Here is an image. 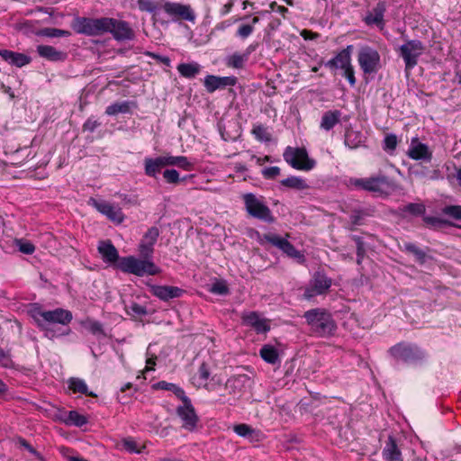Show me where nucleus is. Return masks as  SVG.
<instances>
[{"label":"nucleus","instance_id":"nucleus-11","mask_svg":"<svg viewBox=\"0 0 461 461\" xmlns=\"http://www.w3.org/2000/svg\"><path fill=\"white\" fill-rule=\"evenodd\" d=\"M357 61L365 74L375 73L380 68V55L370 46H363L359 49Z\"/></svg>","mask_w":461,"mask_h":461},{"label":"nucleus","instance_id":"nucleus-38","mask_svg":"<svg viewBox=\"0 0 461 461\" xmlns=\"http://www.w3.org/2000/svg\"><path fill=\"white\" fill-rule=\"evenodd\" d=\"M281 185L294 190H304L309 188L306 181L299 176H289L281 181Z\"/></svg>","mask_w":461,"mask_h":461},{"label":"nucleus","instance_id":"nucleus-56","mask_svg":"<svg viewBox=\"0 0 461 461\" xmlns=\"http://www.w3.org/2000/svg\"><path fill=\"white\" fill-rule=\"evenodd\" d=\"M100 122L93 117L88 118L83 125L85 131L94 132L97 127L100 126Z\"/></svg>","mask_w":461,"mask_h":461},{"label":"nucleus","instance_id":"nucleus-58","mask_svg":"<svg viewBox=\"0 0 461 461\" xmlns=\"http://www.w3.org/2000/svg\"><path fill=\"white\" fill-rule=\"evenodd\" d=\"M254 31V28L252 25L249 24H243L241 25L239 30L237 31V35L240 38H247L249 37Z\"/></svg>","mask_w":461,"mask_h":461},{"label":"nucleus","instance_id":"nucleus-10","mask_svg":"<svg viewBox=\"0 0 461 461\" xmlns=\"http://www.w3.org/2000/svg\"><path fill=\"white\" fill-rule=\"evenodd\" d=\"M106 17H76L72 22L73 30L79 34L98 36L105 33Z\"/></svg>","mask_w":461,"mask_h":461},{"label":"nucleus","instance_id":"nucleus-64","mask_svg":"<svg viewBox=\"0 0 461 461\" xmlns=\"http://www.w3.org/2000/svg\"><path fill=\"white\" fill-rule=\"evenodd\" d=\"M148 55L153 58L154 59L161 62L162 64L166 65L167 67L170 66V59L168 57L161 56L151 52H148Z\"/></svg>","mask_w":461,"mask_h":461},{"label":"nucleus","instance_id":"nucleus-36","mask_svg":"<svg viewBox=\"0 0 461 461\" xmlns=\"http://www.w3.org/2000/svg\"><path fill=\"white\" fill-rule=\"evenodd\" d=\"M177 71L185 78H194L200 72V65L192 63H181L177 66Z\"/></svg>","mask_w":461,"mask_h":461},{"label":"nucleus","instance_id":"nucleus-53","mask_svg":"<svg viewBox=\"0 0 461 461\" xmlns=\"http://www.w3.org/2000/svg\"><path fill=\"white\" fill-rule=\"evenodd\" d=\"M397 137L395 134H388L384 140V150H394L397 146Z\"/></svg>","mask_w":461,"mask_h":461},{"label":"nucleus","instance_id":"nucleus-17","mask_svg":"<svg viewBox=\"0 0 461 461\" xmlns=\"http://www.w3.org/2000/svg\"><path fill=\"white\" fill-rule=\"evenodd\" d=\"M331 285V279L325 275L317 273L310 285L304 291V297L310 299L319 294H324Z\"/></svg>","mask_w":461,"mask_h":461},{"label":"nucleus","instance_id":"nucleus-47","mask_svg":"<svg viewBox=\"0 0 461 461\" xmlns=\"http://www.w3.org/2000/svg\"><path fill=\"white\" fill-rule=\"evenodd\" d=\"M15 243L19 251L25 255H32L35 251V246L30 241L16 240Z\"/></svg>","mask_w":461,"mask_h":461},{"label":"nucleus","instance_id":"nucleus-23","mask_svg":"<svg viewBox=\"0 0 461 461\" xmlns=\"http://www.w3.org/2000/svg\"><path fill=\"white\" fill-rule=\"evenodd\" d=\"M351 50L352 46H348L346 49L338 53L333 59L326 62L325 66L331 69L340 68L344 70L345 68H348L351 65Z\"/></svg>","mask_w":461,"mask_h":461},{"label":"nucleus","instance_id":"nucleus-18","mask_svg":"<svg viewBox=\"0 0 461 461\" xmlns=\"http://www.w3.org/2000/svg\"><path fill=\"white\" fill-rule=\"evenodd\" d=\"M159 236V230L157 227H151L144 234L139 245V252L141 258L145 259L152 258L154 245Z\"/></svg>","mask_w":461,"mask_h":461},{"label":"nucleus","instance_id":"nucleus-57","mask_svg":"<svg viewBox=\"0 0 461 461\" xmlns=\"http://www.w3.org/2000/svg\"><path fill=\"white\" fill-rule=\"evenodd\" d=\"M177 167L184 169V170H192L194 167V165L192 162L189 161V159L185 156H179L178 161L176 162Z\"/></svg>","mask_w":461,"mask_h":461},{"label":"nucleus","instance_id":"nucleus-15","mask_svg":"<svg viewBox=\"0 0 461 461\" xmlns=\"http://www.w3.org/2000/svg\"><path fill=\"white\" fill-rule=\"evenodd\" d=\"M264 240L273 246L278 248L289 258H294L298 262H303L304 260L303 254L297 250L294 246L286 239L282 238L276 234L268 233L264 235Z\"/></svg>","mask_w":461,"mask_h":461},{"label":"nucleus","instance_id":"nucleus-9","mask_svg":"<svg viewBox=\"0 0 461 461\" xmlns=\"http://www.w3.org/2000/svg\"><path fill=\"white\" fill-rule=\"evenodd\" d=\"M285 161L293 168L303 171H309L315 167V160L308 156L304 148L286 147L283 154Z\"/></svg>","mask_w":461,"mask_h":461},{"label":"nucleus","instance_id":"nucleus-61","mask_svg":"<svg viewBox=\"0 0 461 461\" xmlns=\"http://www.w3.org/2000/svg\"><path fill=\"white\" fill-rule=\"evenodd\" d=\"M343 73V76L348 79L349 84L351 86H355L356 84V77L354 75V69L353 67L350 65L348 68H345Z\"/></svg>","mask_w":461,"mask_h":461},{"label":"nucleus","instance_id":"nucleus-40","mask_svg":"<svg viewBox=\"0 0 461 461\" xmlns=\"http://www.w3.org/2000/svg\"><path fill=\"white\" fill-rule=\"evenodd\" d=\"M130 104L131 103L128 101L113 103L106 107L105 113L110 116L116 115L118 113H127L131 109Z\"/></svg>","mask_w":461,"mask_h":461},{"label":"nucleus","instance_id":"nucleus-7","mask_svg":"<svg viewBox=\"0 0 461 461\" xmlns=\"http://www.w3.org/2000/svg\"><path fill=\"white\" fill-rule=\"evenodd\" d=\"M242 199L246 211L250 216L269 223L275 221V217L264 203L263 197H258L252 193H248L243 194Z\"/></svg>","mask_w":461,"mask_h":461},{"label":"nucleus","instance_id":"nucleus-54","mask_svg":"<svg viewBox=\"0 0 461 461\" xmlns=\"http://www.w3.org/2000/svg\"><path fill=\"white\" fill-rule=\"evenodd\" d=\"M197 375H198V378L200 380L199 384H205L206 381L208 380V378L210 376V370H209L207 364L203 363L199 366Z\"/></svg>","mask_w":461,"mask_h":461},{"label":"nucleus","instance_id":"nucleus-12","mask_svg":"<svg viewBox=\"0 0 461 461\" xmlns=\"http://www.w3.org/2000/svg\"><path fill=\"white\" fill-rule=\"evenodd\" d=\"M105 32H110L119 41H131L135 37L134 31L128 22L106 17Z\"/></svg>","mask_w":461,"mask_h":461},{"label":"nucleus","instance_id":"nucleus-4","mask_svg":"<svg viewBox=\"0 0 461 461\" xmlns=\"http://www.w3.org/2000/svg\"><path fill=\"white\" fill-rule=\"evenodd\" d=\"M350 183L357 188L380 195H389L396 188L392 178L380 173L366 178H354L350 180Z\"/></svg>","mask_w":461,"mask_h":461},{"label":"nucleus","instance_id":"nucleus-45","mask_svg":"<svg viewBox=\"0 0 461 461\" xmlns=\"http://www.w3.org/2000/svg\"><path fill=\"white\" fill-rule=\"evenodd\" d=\"M252 133L254 134L255 138L260 141L267 142L271 139L269 132L263 125L255 126L252 130Z\"/></svg>","mask_w":461,"mask_h":461},{"label":"nucleus","instance_id":"nucleus-5","mask_svg":"<svg viewBox=\"0 0 461 461\" xmlns=\"http://www.w3.org/2000/svg\"><path fill=\"white\" fill-rule=\"evenodd\" d=\"M118 267L122 272L138 276H154L160 273L159 267L152 262L151 258L139 259L132 256L123 257L120 259Z\"/></svg>","mask_w":461,"mask_h":461},{"label":"nucleus","instance_id":"nucleus-20","mask_svg":"<svg viewBox=\"0 0 461 461\" xmlns=\"http://www.w3.org/2000/svg\"><path fill=\"white\" fill-rule=\"evenodd\" d=\"M237 83L235 77H216L208 75L204 78V86L209 93H213L219 88L233 86Z\"/></svg>","mask_w":461,"mask_h":461},{"label":"nucleus","instance_id":"nucleus-43","mask_svg":"<svg viewBox=\"0 0 461 461\" xmlns=\"http://www.w3.org/2000/svg\"><path fill=\"white\" fill-rule=\"evenodd\" d=\"M352 240L355 241L357 245V264L361 265L365 255H366V247L365 243L361 237L359 236H352Z\"/></svg>","mask_w":461,"mask_h":461},{"label":"nucleus","instance_id":"nucleus-34","mask_svg":"<svg viewBox=\"0 0 461 461\" xmlns=\"http://www.w3.org/2000/svg\"><path fill=\"white\" fill-rule=\"evenodd\" d=\"M364 142L361 132L354 130H348L345 133L344 143L349 149H357Z\"/></svg>","mask_w":461,"mask_h":461},{"label":"nucleus","instance_id":"nucleus-25","mask_svg":"<svg viewBox=\"0 0 461 461\" xmlns=\"http://www.w3.org/2000/svg\"><path fill=\"white\" fill-rule=\"evenodd\" d=\"M382 461H403L395 439L390 436L382 451Z\"/></svg>","mask_w":461,"mask_h":461},{"label":"nucleus","instance_id":"nucleus-39","mask_svg":"<svg viewBox=\"0 0 461 461\" xmlns=\"http://www.w3.org/2000/svg\"><path fill=\"white\" fill-rule=\"evenodd\" d=\"M249 54L250 50H248V52L244 54L234 53L227 59L226 65L230 68H242Z\"/></svg>","mask_w":461,"mask_h":461},{"label":"nucleus","instance_id":"nucleus-51","mask_svg":"<svg viewBox=\"0 0 461 461\" xmlns=\"http://www.w3.org/2000/svg\"><path fill=\"white\" fill-rule=\"evenodd\" d=\"M235 433H237L240 437H249L253 434V429L247 424H238L233 428Z\"/></svg>","mask_w":461,"mask_h":461},{"label":"nucleus","instance_id":"nucleus-26","mask_svg":"<svg viewBox=\"0 0 461 461\" xmlns=\"http://www.w3.org/2000/svg\"><path fill=\"white\" fill-rule=\"evenodd\" d=\"M0 56L10 65L18 68H22L31 62V58L27 55L8 50H0Z\"/></svg>","mask_w":461,"mask_h":461},{"label":"nucleus","instance_id":"nucleus-8","mask_svg":"<svg viewBox=\"0 0 461 461\" xmlns=\"http://www.w3.org/2000/svg\"><path fill=\"white\" fill-rule=\"evenodd\" d=\"M389 352L394 358L407 364H419L426 358V353L413 344L398 343L393 346Z\"/></svg>","mask_w":461,"mask_h":461},{"label":"nucleus","instance_id":"nucleus-50","mask_svg":"<svg viewBox=\"0 0 461 461\" xmlns=\"http://www.w3.org/2000/svg\"><path fill=\"white\" fill-rule=\"evenodd\" d=\"M122 445L124 450L129 453H140V450L137 447L136 441L131 438H126L122 440Z\"/></svg>","mask_w":461,"mask_h":461},{"label":"nucleus","instance_id":"nucleus-60","mask_svg":"<svg viewBox=\"0 0 461 461\" xmlns=\"http://www.w3.org/2000/svg\"><path fill=\"white\" fill-rule=\"evenodd\" d=\"M164 167H169V166H176V162L178 161L179 156H171V155H166V156H160Z\"/></svg>","mask_w":461,"mask_h":461},{"label":"nucleus","instance_id":"nucleus-27","mask_svg":"<svg viewBox=\"0 0 461 461\" xmlns=\"http://www.w3.org/2000/svg\"><path fill=\"white\" fill-rule=\"evenodd\" d=\"M37 52L41 58L50 61H64L68 57L66 52L49 45L37 46Z\"/></svg>","mask_w":461,"mask_h":461},{"label":"nucleus","instance_id":"nucleus-29","mask_svg":"<svg viewBox=\"0 0 461 461\" xmlns=\"http://www.w3.org/2000/svg\"><path fill=\"white\" fill-rule=\"evenodd\" d=\"M385 6L383 3H378L372 11L366 16L365 22L368 25H384V15Z\"/></svg>","mask_w":461,"mask_h":461},{"label":"nucleus","instance_id":"nucleus-46","mask_svg":"<svg viewBox=\"0 0 461 461\" xmlns=\"http://www.w3.org/2000/svg\"><path fill=\"white\" fill-rule=\"evenodd\" d=\"M442 213L455 220H461V205H447L442 209Z\"/></svg>","mask_w":461,"mask_h":461},{"label":"nucleus","instance_id":"nucleus-32","mask_svg":"<svg viewBox=\"0 0 461 461\" xmlns=\"http://www.w3.org/2000/svg\"><path fill=\"white\" fill-rule=\"evenodd\" d=\"M248 380L246 375H240L229 378L225 383V389L229 391L230 394L237 395L240 393L244 383Z\"/></svg>","mask_w":461,"mask_h":461},{"label":"nucleus","instance_id":"nucleus-16","mask_svg":"<svg viewBox=\"0 0 461 461\" xmlns=\"http://www.w3.org/2000/svg\"><path fill=\"white\" fill-rule=\"evenodd\" d=\"M148 286L151 294L163 302L180 298L185 293L184 289L173 285H148Z\"/></svg>","mask_w":461,"mask_h":461},{"label":"nucleus","instance_id":"nucleus-62","mask_svg":"<svg viewBox=\"0 0 461 461\" xmlns=\"http://www.w3.org/2000/svg\"><path fill=\"white\" fill-rule=\"evenodd\" d=\"M87 329L93 334L103 333V326L99 321H90Z\"/></svg>","mask_w":461,"mask_h":461},{"label":"nucleus","instance_id":"nucleus-21","mask_svg":"<svg viewBox=\"0 0 461 461\" xmlns=\"http://www.w3.org/2000/svg\"><path fill=\"white\" fill-rule=\"evenodd\" d=\"M426 207L422 203H410L404 205L399 206L394 214L402 219L409 217H418L425 213Z\"/></svg>","mask_w":461,"mask_h":461},{"label":"nucleus","instance_id":"nucleus-19","mask_svg":"<svg viewBox=\"0 0 461 461\" xmlns=\"http://www.w3.org/2000/svg\"><path fill=\"white\" fill-rule=\"evenodd\" d=\"M407 155L413 160L429 162L432 158V152L429 150L428 145L421 143L417 137L411 139Z\"/></svg>","mask_w":461,"mask_h":461},{"label":"nucleus","instance_id":"nucleus-31","mask_svg":"<svg viewBox=\"0 0 461 461\" xmlns=\"http://www.w3.org/2000/svg\"><path fill=\"white\" fill-rule=\"evenodd\" d=\"M259 356L265 362L268 364L276 365L280 363V357L277 349L270 344L262 346L259 350Z\"/></svg>","mask_w":461,"mask_h":461},{"label":"nucleus","instance_id":"nucleus-52","mask_svg":"<svg viewBox=\"0 0 461 461\" xmlns=\"http://www.w3.org/2000/svg\"><path fill=\"white\" fill-rule=\"evenodd\" d=\"M0 366L5 368H10L14 366L11 355L8 351L0 348Z\"/></svg>","mask_w":461,"mask_h":461},{"label":"nucleus","instance_id":"nucleus-48","mask_svg":"<svg viewBox=\"0 0 461 461\" xmlns=\"http://www.w3.org/2000/svg\"><path fill=\"white\" fill-rule=\"evenodd\" d=\"M163 177L168 184H178L181 181L179 173L176 169H166L163 172Z\"/></svg>","mask_w":461,"mask_h":461},{"label":"nucleus","instance_id":"nucleus-14","mask_svg":"<svg viewBox=\"0 0 461 461\" xmlns=\"http://www.w3.org/2000/svg\"><path fill=\"white\" fill-rule=\"evenodd\" d=\"M88 204L95 207L100 213L105 215L113 222L122 223L124 219V214L119 205L95 198H90Z\"/></svg>","mask_w":461,"mask_h":461},{"label":"nucleus","instance_id":"nucleus-44","mask_svg":"<svg viewBox=\"0 0 461 461\" xmlns=\"http://www.w3.org/2000/svg\"><path fill=\"white\" fill-rule=\"evenodd\" d=\"M126 312L132 317H140L148 313L147 308L137 303H132L131 305L126 306Z\"/></svg>","mask_w":461,"mask_h":461},{"label":"nucleus","instance_id":"nucleus-1","mask_svg":"<svg viewBox=\"0 0 461 461\" xmlns=\"http://www.w3.org/2000/svg\"><path fill=\"white\" fill-rule=\"evenodd\" d=\"M30 316L34 320L37 326L43 331L45 336L52 339L55 334L51 324L68 325L71 322L73 316L70 311L62 308H57L52 311H45L41 306L33 305L29 311Z\"/></svg>","mask_w":461,"mask_h":461},{"label":"nucleus","instance_id":"nucleus-33","mask_svg":"<svg viewBox=\"0 0 461 461\" xmlns=\"http://www.w3.org/2000/svg\"><path fill=\"white\" fill-rule=\"evenodd\" d=\"M68 388L75 393H83V394L89 395L92 397L96 396V394H95L93 392L88 391L87 384L81 378L71 377L68 381Z\"/></svg>","mask_w":461,"mask_h":461},{"label":"nucleus","instance_id":"nucleus-35","mask_svg":"<svg viewBox=\"0 0 461 461\" xmlns=\"http://www.w3.org/2000/svg\"><path fill=\"white\" fill-rule=\"evenodd\" d=\"M153 386L155 389L172 392L181 401L187 397L185 395V391L176 384L167 383L166 381H160L155 384Z\"/></svg>","mask_w":461,"mask_h":461},{"label":"nucleus","instance_id":"nucleus-55","mask_svg":"<svg viewBox=\"0 0 461 461\" xmlns=\"http://www.w3.org/2000/svg\"><path fill=\"white\" fill-rule=\"evenodd\" d=\"M262 175L266 179H274L280 175V168L278 167H265L262 170Z\"/></svg>","mask_w":461,"mask_h":461},{"label":"nucleus","instance_id":"nucleus-2","mask_svg":"<svg viewBox=\"0 0 461 461\" xmlns=\"http://www.w3.org/2000/svg\"><path fill=\"white\" fill-rule=\"evenodd\" d=\"M137 5L141 12L155 13L158 9L163 8L170 16L180 18L185 21L194 23L195 14L190 5L179 3L164 2V0H138Z\"/></svg>","mask_w":461,"mask_h":461},{"label":"nucleus","instance_id":"nucleus-3","mask_svg":"<svg viewBox=\"0 0 461 461\" xmlns=\"http://www.w3.org/2000/svg\"><path fill=\"white\" fill-rule=\"evenodd\" d=\"M311 330L319 337H328L334 333L337 326L331 314L324 309L315 308L303 314Z\"/></svg>","mask_w":461,"mask_h":461},{"label":"nucleus","instance_id":"nucleus-49","mask_svg":"<svg viewBox=\"0 0 461 461\" xmlns=\"http://www.w3.org/2000/svg\"><path fill=\"white\" fill-rule=\"evenodd\" d=\"M42 34L47 37H68L70 35V32L57 28H47L42 32Z\"/></svg>","mask_w":461,"mask_h":461},{"label":"nucleus","instance_id":"nucleus-6","mask_svg":"<svg viewBox=\"0 0 461 461\" xmlns=\"http://www.w3.org/2000/svg\"><path fill=\"white\" fill-rule=\"evenodd\" d=\"M425 50L424 44L419 40H407L399 47V55L405 64L404 71L408 77L411 70L417 66L420 57Z\"/></svg>","mask_w":461,"mask_h":461},{"label":"nucleus","instance_id":"nucleus-24","mask_svg":"<svg viewBox=\"0 0 461 461\" xmlns=\"http://www.w3.org/2000/svg\"><path fill=\"white\" fill-rule=\"evenodd\" d=\"M98 252L102 256L104 262L113 264L120 261L119 254L116 248L111 242V240H101L98 244Z\"/></svg>","mask_w":461,"mask_h":461},{"label":"nucleus","instance_id":"nucleus-30","mask_svg":"<svg viewBox=\"0 0 461 461\" xmlns=\"http://www.w3.org/2000/svg\"><path fill=\"white\" fill-rule=\"evenodd\" d=\"M164 167L163 161L159 157L157 158H144V172L145 175L156 178L158 174L160 173Z\"/></svg>","mask_w":461,"mask_h":461},{"label":"nucleus","instance_id":"nucleus-41","mask_svg":"<svg viewBox=\"0 0 461 461\" xmlns=\"http://www.w3.org/2000/svg\"><path fill=\"white\" fill-rule=\"evenodd\" d=\"M66 424L82 427L87 423L86 416L78 413L77 411H70L68 412V417L63 420Z\"/></svg>","mask_w":461,"mask_h":461},{"label":"nucleus","instance_id":"nucleus-22","mask_svg":"<svg viewBox=\"0 0 461 461\" xmlns=\"http://www.w3.org/2000/svg\"><path fill=\"white\" fill-rule=\"evenodd\" d=\"M242 320L246 325L252 327L258 333H265L270 330L267 320L261 318L256 312L244 314Z\"/></svg>","mask_w":461,"mask_h":461},{"label":"nucleus","instance_id":"nucleus-28","mask_svg":"<svg viewBox=\"0 0 461 461\" xmlns=\"http://www.w3.org/2000/svg\"><path fill=\"white\" fill-rule=\"evenodd\" d=\"M341 112L339 110H330L323 113L320 127L324 131H330L340 122Z\"/></svg>","mask_w":461,"mask_h":461},{"label":"nucleus","instance_id":"nucleus-63","mask_svg":"<svg viewBox=\"0 0 461 461\" xmlns=\"http://www.w3.org/2000/svg\"><path fill=\"white\" fill-rule=\"evenodd\" d=\"M423 221L425 223L434 227L440 226L441 224L445 223V221L441 220L440 218L431 216L424 217Z\"/></svg>","mask_w":461,"mask_h":461},{"label":"nucleus","instance_id":"nucleus-13","mask_svg":"<svg viewBox=\"0 0 461 461\" xmlns=\"http://www.w3.org/2000/svg\"><path fill=\"white\" fill-rule=\"evenodd\" d=\"M176 414L182 420V427L188 430L194 431L199 422V418L192 404L191 400L186 397L182 400V404L176 408Z\"/></svg>","mask_w":461,"mask_h":461},{"label":"nucleus","instance_id":"nucleus-37","mask_svg":"<svg viewBox=\"0 0 461 461\" xmlns=\"http://www.w3.org/2000/svg\"><path fill=\"white\" fill-rule=\"evenodd\" d=\"M403 251L414 256L415 260L420 264H424L427 260L426 252L411 242H405L403 244Z\"/></svg>","mask_w":461,"mask_h":461},{"label":"nucleus","instance_id":"nucleus-42","mask_svg":"<svg viewBox=\"0 0 461 461\" xmlns=\"http://www.w3.org/2000/svg\"><path fill=\"white\" fill-rule=\"evenodd\" d=\"M369 215L370 214L365 210H354L349 216L352 224L350 229L354 230L355 227L363 225L365 218Z\"/></svg>","mask_w":461,"mask_h":461},{"label":"nucleus","instance_id":"nucleus-59","mask_svg":"<svg viewBox=\"0 0 461 461\" xmlns=\"http://www.w3.org/2000/svg\"><path fill=\"white\" fill-rule=\"evenodd\" d=\"M211 292L223 295L228 294L229 289L224 284L218 282L212 285Z\"/></svg>","mask_w":461,"mask_h":461}]
</instances>
